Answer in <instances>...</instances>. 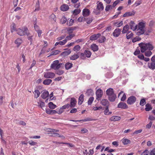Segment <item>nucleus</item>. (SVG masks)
<instances>
[{
    "label": "nucleus",
    "mask_w": 155,
    "mask_h": 155,
    "mask_svg": "<svg viewBox=\"0 0 155 155\" xmlns=\"http://www.w3.org/2000/svg\"><path fill=\"white\" fill-rule=\"evenodd\" d=\"M139 45L140 48V51L142 53H144L147 50H152L154 48V46L151 42H142L139 44Z\"/></svg>",
    "instance_id": "f257e3e1"
},
{
    "label": "nucleus",
    "mask_w": 155,
    "mask_h": 155,
    "mask_svg": "<svg viewBox=\"0 0 155 155\" xmlns=\"http://www.w3.org/2000/svg\"><path fill=\"white\" fill-rule=\"evenodd\" d=\"M137 26V28L136 31V34L138 36H140L144 34V28L146 26V22L144 21H142L139 22Z\"/></svg>",
    "instance_id": "f03ea898"
},
{
    "label": "nucleus",
    "mask_w": 155,
    "mask_h": 155,
    "mask_svg": "<svg viewBox=\"0 0 155 155\" xmlns=\"http://www.w3.org/2000/svg\"><path fill=\"white\" fill-rule=\"evenodd\" d=\"M106 94L108 96V99L111 102L115 101L116 97V95L114 94L113 88H110L107 89L106 92Z\"/></svg>",
    "instance_id": "7ed1b4c3"
},
{
    "label": "nucleus",
    "mask_w": 155,
    "mask_h": 155,
    "mask_svg": "<svg viewBox=\"0 0 155 155\" xmlns=\"http://www.w3.org/2000/svg\"><path fill=\"white\" fill-rule=\"evenodd\" d=\"M16 31L17 34L20 36H23L25 34L27 36L30 35V33L29 32L28 28L26 27L22 28V29L19 28Z\"/></svg>",
    "instance_id": "20e7f679"
},
{
    "label": "nucleus",
    "mask_w": 155,
    "mask_h": 155,
    "mask_svg": "<svg viewBox=\"0 0 155 155\" xmlns=\"http://www.w3.org/2000/svg\"><path fill=\"white\" fill-rule=\"evenodd\" d=\"M64 64L59 63V61L56 60L54 61L51 65V68L54 70L58 69L64 67Z\"/></svg>",
    "instance_id": "39448f33"
},
{
    "label": "nucleus",
    "mask_w": 155,
    "mask_h": 155,
    "mask_svg": "<svg viewBox=\"0 0 155 155\" xmlns=\"http://www.w3.org/2000/svg\"><path fill=\"white\" fill-rule=\"evenodd\" d=\"M80 57L81 59H84L86 57L90 58L91 54L90 51L88 50H86L84 53H80Z\"/></svg>",
    "instance_id": "423d86ee"
},
{
    "label": "nucleus",
    "mask_w": 155,
    "mask_h": 155,
    "mask_svg": "<svg viewBox=\"0 0 155 155\" xmlns=\"http://www.w3.org/2000/svg\"><path fill=\"white\" fill-rule=\"evenodd\" d=\"M136 98L134 96H131L128 97L127 100V103L131 105L134 104L136 101Z\"/></svg>",
    "instance_id": "0eeeda50"
},
{
    "label": "nucleus",
    "mask_w": 155,
    "mask_h": 155,
    "mask_svg": "<svg viewBox=\"0 0 155 155\" xmlns=\"http://www.w3.org/2000/svg\"><path fill=\"white\" fill-rule=\"evenodd\" d=\"M44 76L46 78H53L55 76V74L53 72H45Z\"/></svg>",
    "instance_id": "6e6552de"
},
{
    "label": "nucleus",
    "mask_w": 155,
    "mask_h": 155,
    "mask_svg": "<svg viewBox=\"0 0 155 155\" xmlns=\"http://www.w3.org/2000/svg\"><path fill=\"white\" fill-rule=\"evenodd\" d=\"M103 94V93L102 90L100 89H98L96 92V99L98 100H99V98L102 97Z\"/></svg>",
    "instance_id": "1a4fd4ad"
},
{
    "label": "nucleus",
    "mask_w": 155,
    "mask_h": 155,
    "mask_svg": "<svg viewBox=\"0 0 155 155\" xmlns=\"http://www.w3.org/2000/svg\"><path fill=\"white\" fill-rule=\"evenodd\" d=\"M117 107L119 108L124 109H127L128 108V106L127 104L125 103L122 102H120L118 104Z\"/></svg>",
    "instance_id": "9d476101"
},
{
    "label": "nucleus",
    "mask_w": 155,
    "mask_h": 155,
    "mask_svg": "<svg viewBox=\"0 0 155 155\" xmlns=\"http://www.w3.org/2000/svg\"><path fill=\"white\" fill-rule=\"evenodd\" d=\"M121 29L116 28L114 31L113 33V35L115 37H118L120 34Z\"/></svg>",
    "instance_id": "9b49d317"
},
{
    "label": "nucleus",
    "mask_w": 155,
    "mask_h": 155,
    "mask_svg": "<svg viewBox=\"0 0 155 155\" xmlns=\"http://www.w3.org/2000/svg\"><path fill=\"white\" fill-rule=\"evenodd\" d=\"M101 34L100 33L94 35L90 36V39L91 40H96L101 36Z\"/></svg>",
    "instance_id": "f8f14e48"
},
{
    "label": "nucleus",
    "mask_w": 155,
    "mask_h": 155,
    "mask_svg": "<svg viewBox=\"0 0 155 155\" xmlns=\"http://www.w3.org/2000/svg\"><path fill=\"white\" fill-rule=\"evenodd\" d=\"M130 26L131 29L133 31H135L137 29V25H135V23L133 21H132L130 22Z\"/></svg>",
    "instance_id": "ddd939ff"
},
{
    "label": "nucleus",
    "mask_w": 155,
    "mask_h": 155,
    "mask_svg": "<svg viewBox=\"0 0 155 155\" xmlns=\"http://www.w3.org/2000/svg\"><path fill=\"white\" fill-rule=\"evenodd\" d=\"M36 18H35L33 19V21H34V28L35 31L37 32L38 34V35L39 36V27L38 25H36L37 21Z\"/></svg>",
    "instance_id": "4468645a"
},
{
    "label": "nucleus",
    "mask_w": 155,
    "mask_h": 155,
    "mask_svg": "<svg viewBox=\"0 0 155 155\" xmlns=\"http://www.w3.org/2000/svg\"><path fill=\"white\" fill-rule=\"evenodd\" d=\"M77 101L75 98L74 97L71 98V99L70 104V107H74L75 106Z\"/></svg>",
    "instance_id": "2eb2a0df"
},
{
    "label": "nucleus",
    "mask_w": 155,
    "mask_h": 155,
    "mask_svg": "<svg viewBox=\"0 0 155 155\" xmlns=\"http://www.w3.org/2000/svg\"><path fill=\"white\" fill-rule=\"evenodd\" d=\"M48 92L45 90L42 92L41 97L43 99H45L48 96Z\"/></svg>",
    "instance_id": "dca6fc26"
},
{
    "label": "nucleus",
    "mask_w": 155,
    "mask_h": 155,
    "mask_svg": "<svg viewBox=\"0 0 155 155\" xmlns=\"http://www.w3.org/2000/svg\"><path fill=\"white\" fill-rule=\"evenodd\" d=\"M82 13L84 17L87 16L90 14V10L88 9L84 8L83 10Z\"/></svg>",
    "instance_id": "f3484780"
},
{
    "label": "nucleus",
    "mask_w": 155,
    "mask_h": 155,
    "mask_svg": "<svg viewBox=\"0 0 155 155\" xmlns=\"http://www.w3.org/2000/svg\"><path fill=\"white\" fill-rule=\"evenodd\" d=\"M69 7L68 5L63 4L62 5L60 8L61 10L63 11H66L69 9Z\"/></svg>",
    "instance_id": "a211bd4d"
},
{
    "label": "nucleus",
    "mask_w": 155,
    "mask_h": 155,
    "mask_svg": "<svg viewBox=\"0 0 155 155\" xmlns=\"http://www.w3.org/2000/svg\"><path fill=\"white\" fill-rule=\"evenodd\" d=\"M121 119V117L118 116H114L111 117L110 120L111 121H116L119 120Z\"/></svg>",
    "instance_id": "6ab92c4d"
},
{
    "label": "nucleus",
    "mask_w": 155,
    "mask_h": 155,
    "mask_svg": "<svg viewBox=\"0 0 155 155\" xmlns=\"http://www.w3.org/2000/svg\"><path fill=\"white\" fill-rule=\"evenodd\" d=\"M101 104L103 106H106L107 107H108L109 102L107 99H103L101 101Z\"/></svg>",
    "instance_id": "aec40b11"
},
{
    "label": "nucleus",
    "mask_w": 155,
    "mask_h": 155,
    "mask_svg": "<svg viewBox=\"0 0 155 155\" xmlns=\"http://www.w3.org/2000/svg\"><path fill=\"white\" fill-rule=\"evenodd\" d=\"M113 25L117 27H119L121 26L123 24V22L122 21L119 22L118 21H114L113 22Z\"/></svg>",
    "instance_id": "412c9836"
},
{
    "label": "nucleus",
    "mask_w": 155,
    "mask_h": 155,
    "mask_svg": "<svg viewBox=\"0 0 155 155\" xmlns=\"http://www.w3.org/2000/svg\"><path fill=\"white\" fill-rule=\"evenodd\" d=\"M148 66L150 69L153 70L155 69V62H152L150 63H148Z\"/></svg>",
    "instance_id": "4be33fe9"
},
{
    "label": "nucleus",
    "mask_w": 155,
    "mask_h": 155,
    "mask_svg": "<svg viewBox=\"0 0 155 155\" xmlns=\"http://www.w3.org/2000/svg\"><path fill=\"white\" fill-rule=\"evenodd\" d=\"M84 95L82 94L80 96L78 99V104L79 105H81L84 101Z\"/></svg>",
    "instance_id": "5701e85b"
},
{
    "label": "nucleus",
    "mask_w": 155,
    "mask_h": 155,
    "mask_svg": "<svg viewBox=\"0 0 155 155\" xmlns=\"http://www.w3.org/2000/svg\"><path fill=\"white\" fill-rule=\"evenodd\" d=\"M97 8L100 11H102L104 9V7L102 3L100 2L97 4Z\"/></svg>",
    "instance_id": "b1692460"
},
{
    "label": "nucleus",
    "mask_w": 155,
    "mask_h": 155,
    "mask_svg": "<svg viewBox=\"0 0 155 155\" xmlns=\"http://www.w3.org/2000/svg\"><path fill=\"white\" fill-rule=\"evenodd\" d=\"M135 13L134 12H127L125 13L123 15V17H128L131 16L132 15H134Z\"/></svg>",
    "instance_id": "393cba45"
},
{
    "label": "nucleus",
    "mask_w": 155,
    "mask_h": 155,
    "mask_svg": "<svg viewBox=\"0 0 155 155\" xmlns=\"http://www.w3.org/2000/svg\"><path fill=\"white\" fill-rule=\"evenodd\" d=\"M91 49L94 51H96L98 50V47L97 45L95 44H92L91 46Z\"/></svg>",
    "instance_id": "a878e982"
},
{
    "label": "nucleus",
    "mask_w": 155,
    "mask_h": 155,
    "mask_svg": "<svg viewBox=\"0 0 155 155\" xmlns=\"http://www.w3.org/2000/svg\"><path fill=\"white\" fill-rule=\"evenodd\" d=\"M72 64L70 62H67L65 64V68L66 70L70 69L72 67Z\"/></svg>",
    "instance_id": "bb28decb"
},
{
    "label": "nucleus",
    "mask_w": 155,
    "mask_h": 155,
    "mask_svg": "<svg viewBox=\"0 0 155 155\" xmlns=\"http://www.w3.org/2000/svg\"><path fill=\"white\" fill-rule=\"evenodd\" d=\"M121 141L124 145H127L130 143V141L126 138H123L121 140Z\"/></svg>",
    "instance_id": "cd10ccee"
},
{
    "label": "nucleus",
    "mask_w": 155,
    "mask_h": 155,
    "mask_svg": "<svg viewBox=\"0 0 155 155\" xmlns=\"http://www.w3.org/2000/svg\"><path fill=\"white\" fill-rule=\"evenodd\" d=\"M133 36V34L130 31H128L126 35L127 39H129Z\"/></svg>",
    "instance_id": "c85d7f7f"
},
{
    "label": "nucleus",
    "mask_w": 155,
    "mask_h": 155,
    "mask_svg": "<svg viewBox=\"0 0 155 155\" xmlns=\"http://www.w3.org/2000/svg\"><path fill=\"white\" fill-rule=\"evenodd\" d=\"M71 52V51L70 49H68L66 51L62 52L61 53V55L65 56L69 54Z\"/></svg>",
    "instance_id": "c756f323"
},
{
    "label": "nucleus",
    "mask_w": 155,
    "mask_h": 155,
    "mask_svg": "<svg viewBox=\"0 0 155 155\" xmlns=\"http://www.w3.org/2000/svg\"><path fill=\"white\" fill-rule=\"evenodd\" d=\"M15 43L17 45V46L18 47L22 43V40L21 39L18 38L15 40Z\"/></svg>",
    "instance_id": "7c9ffc66"
},
{
    "label": "nucleus",
    "mask_w": 155,
    "mask_h": 155,
    "mask_svg": "<svg viewBox=\"0 0 155 155\" xmlns=\"http://www.w3.org/2000/svg\"><path fill=\"white\" fill-rule=\"evenodd\" d=\"M129 29V26L128 25H126L125 26H124L123 29L122 31V33L124 34L127 32L128 30Z\"/></svg>",
    "instance_id": "2f4dec72"
},
{
    "label": "nucleus",
    "mask_w": 155,
    "mask_h": 155,
    "mask_svg": "<svg viewBox=\"0 0 155 155\" xmlns=\"http://www.w3.org/2000/svg\"><path fill=\"white\" fill-rule=\"evenodd\" d=\"M52 81L51 79H47L43 81V84L46 85H48L50 84L52 82Z\"/></svg>",
    "instance_id": "473e14b6"
},
{
    "label": "nucleus",
    "mask_w": 155,
    "mask_h": 155,
    "mask_svg": "<svg viewBox=\"0 0 155 155\" xmlns=\"http://www.w3.org/2000/svg\"><path fill=\"white\" fill-rule=\"evenodd\" d=\"M145 106L146 108H145V110L146 111H149L151 110L152 109L151 106L148 103Z\"/></svg>",
    "instance_id": "72a5a7b5"
},
{
    "label": "nucleus",
    "mask_w": 155,
    "mask_h": 155,
    "mask_svg": "<svg viewBox=\"0 0 155 155\" xmlns=\"http://www.w3.org/2000/svg\"><path fill=\"white\" fill-rule=\"evenodd\" d=\"M48 105L49 108L51 109H54L57 107L56 105L53 104L52 102H49Z\"/></svg>",
    "instance_id": "f704fd0d"
},
{
    "label": "nucleus",
    "mask_w": 155,
    "mask_h": 155,
    "mask_svg": "<svg viewBox=\"0 0 155 155\" xmlns=\"http://www.w3.org/2000/svg\"><path fill=\"white\" fill-rule=\"evenodd\" d=\"M108 107H106L105 110L104 111V113L106 115H109L112 113V112H109Z\"/></svg>",
    "instance_id": "c9c22d12"
},
{
    "label": "nucleus",
    "mask_w": 155,
    "mask_h": 155,
    "mask_svg": "<svg viewBox=\"0 0 155 155\" xmlns=\"http://www.w3.org/2000/svg\"><path fill=\"white\" fill-rule=\"evenodd\" d=\"M151 50H148L147 51H146L145 52V55L146 56L149 57H150L152 54Z\"/></svg>",
    "instance_id": "e433bc0d"
},
{
    "label": "nucleus",
    "mask_w": 155,
    "mask_h": 155,
    "mask_svg": "<svg viewBox=\"0 0 155 155\" xmlns=\"http://www.w3.org/2000/svg\"><path fill=\"white\" fill-rule=\"evenodd\" d=\"M81 12V10L80 9H75L73 12V14L74 15H77L79 14Z\"/></svg>",
    "instance_id": "4c0bfd02"
},
{
    "label": "nucleus",
    "mask_w": 155,
    "mask_h": 155,
    "mask_svg": "<svg viewBox=\"0 0 155 155\" xmlns=\"http://www.w3.org/2000/svg\"><path fill=\"white\" fill-rule=\"evenodd\" d=\"M79 57V56L78 54H74L70 57V59L72 60H75L78 59Z\"/></svg>",
    "instance_id": "58836bf2"
},
{
    "label": "nucleus",
    "mask_w": 155,
    "mask_h": 155,
    "mask_svg": "<svg viewBox=\"0 0 155 155\" xmlns=\"http://www.w3.org/2000/svg\"><path fill=\"white\" fill-rule=\"evenodd\" d=\"M75 36V35L74 34H70L68 36H67L66 37V38L65 40H66V41L67 40H71L72 38H73Z\"/></svg>",
    "instance_id": "ea45409f"
},
{
    "label": "nucleus",
    "mask_w": 155,
    "mask_h": 155,
    "mask_svg": "<svg viewBox=\"0 0 155 155\" xmlns=\"http://www.w3.org/2000/svg\"><path fill=\"white\" fill-rule=\"evenodd\" d=\"M67 20V18L65 16H63L61 19V22L62 24H65Z\"/></svg>",
    "instance_id": "a19ab883"
},
{
    "label": "nucleus",
    "mask_w": 155,
    "mask_h": 155,
    "mask_svg": "<svg viewBox=\"0 0 155 155\" xmlns=\"http://www.w3.org/2000/svg\"><path fill=\"white\" fill-rule=\"evenodd\" d=\"M81 49L80 46L79 45L75 46L73 49V50L77 52L79 51Z\"/></svg>",
    "instance_id": "79ce46f5"
},
{
    "label": "nucleus",
    "mask_w": 155,
    "mask_h": 155,
    "mask_svg": "<svg viewBox=\"0 0 155 155\" xmlns=\"http://www.w3.org/2000/svg\"><path fill=\"white\" fill-rule=\"evenodd\" d=\"M93 19L91 17H89L87 18H85V21H86L87 24H89L91 23L93 21Z\"/></svg>",
    "instance_id": "37998d69"
},
{
    "label": "nucleus",
    "mask_w": 155,
    "mask_h": 155,
    "mask_svg": "<svg viewBox=\"0 0 155 155\" xmlns=\"http://www.w3.org/2000/svg\"><path fill=\"white\" fill-rule=\"evenodd\" d=\"M94 100V97H90L87 102L88 105H91L93 102Z\"/></svg>",
    "instance_id": "c03bdc74"
},
{
    "label": "nucleus",
    "mask_w": 155,
    "mask_h": 155,
    "mask_svg": "<svg viewBox=\"0 0 155 155\" xmlns=\"http://www.w3.org/2000/svg\"><path fill=\"white\" fill-rule=\"evenodd\" d=\"M48 134H49V135L50 136H52V137H58L59 136V134H58V133H55L54 132H53V133H48Z\"/></svg>",
    "instance_id": "a18cd8bd"
},
{
    "label": "nucleus",
    "mask_w": 155,
    "mask_h": 155,
    "mask_svg": "<svg viewBox=\"0 0 155 155\" xmlns=\"http://www.w3.org/2000/svg\"><path fill=\"white\" fill-rule=\"evenodd\" d=\"M141 39V38L138 36H137L133 39L132 41L133 42H135L137 41H140Z\"/></svg>",
    "instance_id": "49530a36"
},
{
    "label": "nucleus",
    "mask_w": 155,
    "mask_h": 155,
    "mask_svg": "<svg viewBox=\"0 0 155 155\" xmlns=\"http://www.w3.org/2000/svg\"><path fill=\"white\" fill-rule=\"evenodd\" d=\"M146 103V102L145 99L143 98L141 100L140 104L142 106H143Z\"/></svg>",
    "instance_id": "de8ad7c7"
},
{
    "label": "nucleus",
    "mask_w": 155,
    "mask_h": 155,
    "mask_svg": "<svg viewBox=\"0 0 155 155\" xmlns=\"http://www.w3.org/2000/svg\"><path fill=\"white\" fill-rule=\"evenodd\" d=\"M101 12V11L98 9H97V8H96V9H94L93 12L96 15H97L100 14Z\"/></svg>",
    "instance_id": "09e8293b"
},
{
    "label": "nucleus",
    "mask_w": 155,
    "mask_h": 155,
    "mask_svg": "<svg viewBox=\"0 0 155 155\" xmlns=\"http://www.w3.org/2000/svg\"><path fill=\"white\" fill-rule=\"evenodd\" d=\"M106 39L104 36H102L99 39V41L100 43H103L105 41Z\"/></svg>",
    "instance_id": "8fccbe9b"
},
{
    "label": "nucleus",
    "mask_w": 155,
    "mask_h": 155,
    "mask_svg": "<svg viewBox=\"0 0 155 155\" xmlns=\"http://www.w3.org/2000/svg\"><path fill=\"white\" fill-rule=\"evenodd\" d=\"M15 25V24H12L11 27V32H13L14 31H16Z\"/></svg>",
    "instance_id": "3c124183"
},
{
    "label": "nucleus",
    "mask_w": 155,
    "mask_h": 155,
    "mask_svg": "<svg viewBox=\"0 0 155 155\" xmlns=\"http://www.w3.org/2000/svg\"><path fill=\"white\" fill-rule=\"evenodd\" d=\"M34 97L36 98L39 97V91L38 90H35L34 91Z\"/></svg>",
    "instance_id": "603ef678"
},
{
    "label": "nucleus",
    "mask_w": 155,
    "mask_h": 155,
    "mask_svg": "<svg viewBox=\"0 0 155 155\" xmlns=\"http://www.w3.org/2000/svg\"><path fill=\"white\" fill-rule=\"evenodd\" d=\"M87 94L88 95H92L93 94V90L91 89H88L87 92H86Z\"/></svg>",
    "instance_id": "864d4df0"
},
{
    "label": "nucleus",
    "mask_w": 155,
    "mask_h": 155,
    "mask_svg": "<svg viewBox=\"0 0 155 155\" xmlns=\"http://www.w3.org/2000/svg\"><path fill=\"white\" fill-rule=\"evenodd\" d=\"M40 44L41 45H42L43 44H44L43 45L44 47H46L48 45L47 42L46 41H43V42L41 41Z\"/></svg>",
    "instance_id": "5fc2aeb1"
},
{
    "label": "nucleus",
    "mask_w": 155,
    "mask_h": 155,
    "mask_svg": "<svg viewBox=\"0 0 155 155\" xmlns=\"http://www.w3.org/2000/svg\"><path fill=\"white\" fill-rule=\"evenodd\" d=\"M74 22V20H72L71 19L69 21V22L67 23V25L69 26H72L73 25Z\"/></svg>",
    "instance_id": "6e6d98bb"
},
{
    "label": "nucleus",
    "mask_w": 155,
    "mask_h": 155,
    "mask_svg": "<svg viewBox=\"0 0 155 155\" xmlns=\"http://www.w3.org/2000/svg\"><path fill=\"white\" fill-rule=\"evenodd\" d=\"M39 106H40L41 108L44 110V109L43 108H45V104L44 102L42 101H41L40 103H39Z\"/></svg>",
    "instance_id": "4d7b16f0"
},
{
    "label": "nucleus",
    "mask_w": 155,
    "mask_h": 155,
    "mask_svg": "<svg viewBox=\"0 0 155 155\" xmlns=\"http://www.w3.org/2000/svg\"><path fill=\"white\" fill-rule=\"evenodd\" d=\"M85 18L84 17H80L78 19V21L79 22H81L83 21H84Z\"/></svg>",
    "instance_id": "13d9d810"
},
{
    "label": "nucleus",
    "mask_w": 155,
    "mask_h": 155,
    "mask_svg": "<svg viewBox=\"0 0 155 155\" xmlns=\"http://www.w3.org/2000/svg\"><path fill=\"white\" fill-rule=\"evenodd\" d=\"M70 107V104H68L66 105H65L61 107V109H66L67 108H68Z\"/></svg>",
    "instance_id": "bf43d9fd"
},
{
    "label": "nucleus",
    "mask_w": 155,
    "mask_h": 155,
    "mask_svg": "<svg viewBox=\"0 0 155 155\" xmlns=\"http://www.w3.org/2000/svg\"><path fill=\"white\" fill-rule=\"evenodd\" d=\"M59 51L58 50H56L52 52L51 55H56L59 53Z\"/></svg>",
    "instance_id": "052dcab7"
},
{
    "label": "nucleus",
    "mask_w": 155,
    "mask_h": 155,
    "mask_svg": "<svg viewBox=\"0 0 155 155\" xmlns=\"http://www.w3.org/2000/svg\"><path fill=\"white\" fill-rule=\"evenodd\" d=\"M112 6L111 5H107L105 8V10L107 11L110 9H112Z\"/></svg>",
    "instance_id": "680f3d73"
},
{
    "label": "nucleus",
    "mask_w": 155,
    "mask_h": 155,
    "mask_svg": "<svg viewBox=\"0 0 155 155\" xmlns=\"http://www.w3.org/2000/svg\"><path fill=\"white\" fill-rule=\"evenodd\" d=\"M67 42L66 40H64L62 41H60L59 42V44L61 45H63Z\"/></svg>",
    "instance_id": "e2e57ef3"
},
{
    "label": "nucleus",
    "mask_w": 155,
    "mask_h": 155,
    "mask_svg": "<svg viewBox=\"0 0 155 155\" xmlns=\"http://www.w3.org/2000/svg\"><path fill=\"white\" fill-rule=\"evenodd\" d=\"M154 23L155 21H154L151 20L149 22V26L150 27H152L154 25Z\"/></svg>",
    "instance_id": "0e129e2a"
},
{
    "label": "nucleus",
    "mask_w": 155,
    "mask_h": 155,
    "mask_svg": "<svg viewBox=\"0 0 155 155\" xmlns=\"http://www.w3.org/2000/svg\"><path fill=\"white\" fill-rule=\"evenodd\" d=\"M140 53V51L139 49H137L134 53V54L135 55H137L139 54Z\"/></svg>",
    "instance_id": "69168bd1"
},
{
    "label": "nucleus",
    "mask_w": 155,
    "mask_h": 155,
    "mask_svg": "<svg viewBox=\"0 0 155 155\" xmlns=\"http://www.w3.org/2000/svg\"><path fill=\"white\" fill-rule=\"evenodd\" d=\"M29 144L32 146L35 145L37 143L35 142L32 140H31L28 142Z\"/></svg>",
    "instance_id": "338daca9"
},
{
    "label": "nucleus",
    "mask_w": 155,
    "mask_h": 155,
    "mask_svg": "<svg viewBox=\"0 0 155 155\" xmlns=\"http://www.w3.org/2000/svg\"><path fill=\"white\" fill-rule=\"evenodd\" d=\"M46 112L48 114H51V110L48 108H45Z\"/></svg>",
    "instance_id": "774afa93"
}]
</instances>
